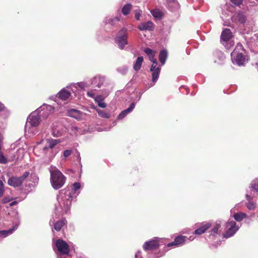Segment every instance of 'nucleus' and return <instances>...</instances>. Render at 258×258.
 <instances>
[{
  "label": "nucleus",
  "mask_w": 258,
  "mask_h": 258,
  "mask_svg": "<svg viewBox=\"0 0 258 258\" xmlns=\"http://www.w3.org/2000/svg\"><path fill=\"white\" fill-rule=\"evenodd\" d=\"M187 240V237L186 236L179 235L176 237L173 242L168 243L167 246L168 247L173 245L180 246L184 244Z\"/></svg>",
  "instance_id": "nucleus-20"
},
{
  "label": "nucleus",
  "mask_w": 258,
  "mask_h": 258,
  "mask_svg": "<svg viewBox=\"0 0 258 258\" xmlns=\"http://www.w3.org/2000/svg\"><path fill=\"white\" fill-rule=\"evenodd\" d=\"M221 227V224L220 222H217L216 223V225L214 226V227L212 229L210 232V235H215L216 234H217L218 230L219 229V228Z\"/></svg>",
  "instance_id": "nucleus-35"
},
{
  "label": "nucleus",
  "mask_w": 258,
  "mask_h": 258,
  "mask_svg": "<svg viewBox=\"0 0 258 258\" xmlns=\"http://www.w3.org/2000/svg\"><path fill=\"white\" fill-rule=\"evenodd\" d=\"M4 194V186L2 180H0V197H2Z\"/></svg>",
  "instance_id": "nucleus-43"
},
{
  "label": "nucleus",
  "mask_w": 258,
  "mask_h": 258,
  "mask_svg": "<svg viewBox=\"0 0 258 258\" xmlns=\"http://www.w3.org/2000/svg\"><path fill=\"white\" fill-rule=\"evenodd\" d=\"M127 30L125 28H122L117 34V36L115 38V42L117 44L118 47L123 49L125 45L128 44L127 42Z\"/></svg>",
  "instance_id": "nucleus-8"
},
{
  "label": "nucleus",
  "mask_w": 258,
  "mask_h": 258,
  "mask_svg": "<svg viewBox=\"0 0 258 258\" xmlns=\"http://www.w3.org/2000/svg\"><path fill=\"white\" fill-rule=\"evenodd\" d=\"M91 85L94 88L100 89L105 96H107L112 90V84L104 76L97 75L91 79Z\"/></svg>",
  "instance_id": "nucleus-3"
},
{
  "label": "nucleus",
  "mask_w": 258,
  "mask_h": 258,
  "mask_svg": "<svg viewBox=\"0 0 258 258\" xmlns=\"http://www.w3.org/2000/svg\"><path fill=\"white\" fill-rule=\"evenodd\" d=\"M17 204H18L17 201H14V202H11L10 204V206L12 207L13 206L16 205Z\"/></svg>",
  "instance_id": "nucleus-51"
},
{
  "label": "nucleus",
  "mask_w": 258,
  "mask_h": 258,
  "mask_svg": "<svg viewBox=\"0 0 258 258\" xmlns=\"http://www.w3.org/2000/svg\"><path fill=\"white\" fill-rule=\"evenodd\" d=\"M67 114L68 116L78 120L81 119L84 115L82 112L75 109H70L68 110Z\"/></svg>",
  "instance_id": "nucleus-21"
},
{
  "label": "nucleus",
  "mask_w": 258,
  "mask_h": 258,
  "mask_svg": "<svg viewBox=\"0 0 258 258\" xmlns=\"http://www.w3.org/2000/svg\"><path fill=\"white\" fill-rule=\"evenodd\" d=\"M159 245V239L156 237L151 240L145 242L143 245V248L146 251L156 249Z\"/></svg>",
  "instance_id": "nucleus-17"
},
{
  "label": "nucleus",
  "mask_w": 258,
  "mask_h": 258,
  "mask_svg": "<svg viewBox=\"0 0 258 258\" xmlns=\"http://www.w3.org/2000/svg\"><path fill=\"white\" fill-rule=\"evenodd\" d=\"M36 110H39V113L42 117L46 118L53 112L54 107L50 105L44 104Z\"/></svg>",
  "instance_id": "nucleus-15"
},
{
  "label": "nucleus",
  "mask_w": 258,
  "mask_h": 258,
  "mask_svg": "<svg viewBox=\"0 0 258 258\" xmlns=\"http://www.w3.org/2000/svg\"><path fill=\"white\" fill-rule=\"evenodd\" d=\"M248 202L246 203V207L249 210H253L255 209L256 203L252 202V200H247Z\"/></svg>",
  "instance_id": "nucleus-36"
},
{
  "label": "nucleus",
  "mask_w": 258,
  "mask_h": 258,
  "mask_svg": "<svg viewBox=\"0 0 258 258\" xmlns=\"http://www.w3.org/2000/svg\"><path fill=\"white\" fill-rule=\"evenodd\" d=\"M18 226L15 225L12 228L7 230H0V241L4 238L12 234L13 232L17 228Z\"/></svg>",
  "instance_id": "nucleus-27"
},
{
  "label": "nucleus",
  "mask_w": 258,
  "mask_h": 258,
  "mask_svg": "<svg viewBox=\"0 0 258 258\" xmlns=\"http://www.w3.org/2000/svg\"><path fill=\"white\" fill-rule=\"evenodd\" d=\"M138 28L141 31H152L154 28V25L151 21L142 23L138 26Z\"/></svg>",
  "instance_id": "nucleus-22"
},
{
  "label": "nucleus",
  "mask_w": 258,
  "mask_h": 258,
  "mask_svg": "<svg viewBox=\"0 0 258 258\" xmlns=\"http://www.w3.org/2000/svg\"><path fill=\"white\" fill-rule=\"evenodd\" d=\"M96 110L99 116L101 117L104 118H109L111 116V115L109 113L106 112L103 110H101L98 109H96Z\"/></svg>",
  "instance_id": "nucleus-34"
},
{
  "label": "nucleus",
  "mask_w": 258,
  "mask_h": 258,
  "mask_svg": "<svg viewBox=\"0 0 258 258\" xmlns=\"http://www.w3.org/2000/svg\"><path fill=\"white\" fill-rule=\"evenodd\" d=\"M5 109V106L3 103L0 101V111H4Z\"/></svg>",
  "instance_id": "nucleus-50"
},
{
  "label": "nucleus",
  "mask_w": 258,
  "mask_h": 258,
  "mask_svg": "<svg viewBox=\"0 0 258 258\" xmlns=\"http://www.w3.org/2000/svg\"><path fill=\"white\" fill-rule=\"evenodd\" d=\"M73 86L76 88H77V86H79L80 88H81V89H85V88L88 87V85L87 83H86L85 82H82L78 83L76 84L73 85Z\"/></svg>",
  "instance_id": "nucleus-40"
},
{
  "label": "nucleus",
  "mask_w": 258,
  "mask_h": 258,
  "mask_svg": "<svg viewBox=\"0 0 258 258\" xmlns=\"http://www.w3.org/2000/svg\"><path fill=\"white\" fill-rule=\"evenodd\" d=\"M165 5L167 8L171 10L177 9L179 6V4L177 0H166Z\"/></svg>",
  "instance_id": "nucleus-28"
},
{
  "label": "nucleus",
  "mask_w": 258,
  "mask_h": 258,
  "mask_svg": "<svg viewBox=\"0 0 258 258\" xmlns=\"http://www.w3.org/2000/svg\"><path fill=\"white\" fill-rule=\"evenodd\" d=\"M71 134H76V132L78 131V128L77 126H72L71 127Z\"/></svg>",
  "instance_id": "nucleus-48"
},
{
  "label": "nucleus",
  "mask_w": 258,
  "mask_h": 258,
  "mask_svg": "<svg viewBox=\"0 0 258 258\" xmlns=\"http://www.w3.org/2000/svg\"><path fill=\"white\" fill-rule=\"evenodd\" d=\"M120 17L121 16L118 15L115 17L106 18L104 22L105 24H110L112 26L116 27L120 20Z\"/></svg>",
  "instance_id": "nucleus-25"
},
{
  "label": "nucleus",
  "mask_w": 258,
  "mask_h": 258,
  "mask_svg": "<svg viewBox=\"0 0 258 258\" xmlns=\"http://www.w3.org/2000/svg\"><path fill=\"white\" fill-rule=\"evenodd\" d=\"M56 249L60 254L57 256V258H63V255H68L70 252L69 245L62 239H59L56 240L55 247H53L55 251H56Z\"/></svg>",
  "instance_id": "nucleus-9"
},
{
  "label": "nucleus",
  "mask_w": 258,
  "mask_h": 258,
  "mask_svg": "<svg viewBox=\"0 0 258 258\" xmlns=\"http://www.w3.org/2000/svg\"><path fill=\"white\" fill-rule=\"evenodd\" d=\"M195 239V237L194 236H191L188 239L190 241L193 240Z\"/></svg>",
  "instance_id": "nucleus-53"
},
{
  "label": "nucleus",
  "mask_w": 258,
  "mask_h": 258,
  "mask_svg": "<svg viewBox=\"0 0 258 258\" xmlns=\"http://www.w3.org/2000/svg\"><path fill=\"white\" fill-rule=\"evenodd\" d=\"M244 54L245 51L242 45L240 43H238L231 53L233 63L236 64L239 66H244L248 61Z\"/></svg>",
  "instance_id": "nucleus-5"
},
{
  "label": "nucleus",
  "mask_w": 258,
  "mask_h": 258,
  "mask_svg": "<svg viewBox=\"0 0 258 258\" xmlns=\"http://www.w3.org/2000/svg\"><path fill=\"white\" fill-rule=\"evenodd\" d=\"M136 104L133 102L130 104V106L127 109L123 110L117 116L118 119H122L124 118L127 114L131 112L135 107Z\"/></svg>",
  "instance_id": "nucleus-26"
},
{
  "label": "nucleus",
  "mask_w": 258,
  "mask_h": 258,
  "mask_svg": "<svg viewBox=\"0 0 258 258\" xmlns=\"http://www.w3.org/2000/svg\"><path fill=\"white\" fill-rule=\"evenodd\" d=\"M72 153V151L71 150H66L63 151V156L65 158H67L70 156Z\"/></svg>",
  "instance_id": "nucleus-46"
},
{
  "label": "nucleus",
  "mask_w": 258,
  "mask_h": 258,
  "mask_svg": "<svg viewBox=\"0 0 258 258\" xmlns=\"http://www.w3.org/2000/svg\"><path fill=\"white\" fill-rule=\"evenodd\" d=\"M233 217L236 221L241 222L247 217V215L244 213L239 212L234 214Z\"/></svg>",
  "instance_id": "nucleus-32"
},
{
  "label": "nucleus",
  "mask_w": 258,
  "mask_h": 258,
  "mask_svg": "<svg viewBox=\"0 0 258 258\" xmlns=\"http://www.w3.org/2000/svg\"><path fill=\"white\" fill-rule=\"evenodd\" d=\"M1 150V141L0 140V150Z\"/></svg>",
  "instance_id": "nucleus-55"
},
{
  "label": "nucleus",
  "mask_w": 258,
  "mask_h": 258,
  "mask_svg": "<svg viewBox=\"0 0 258 258\" xmlns=\"http://www.w3.org/2000/svg\"><path fill=\"white\" fill-rule=\"evenodd\" d=\"M46 144L45 147L40 148L39 147H36L34 149V152L36 154V152L41 150V155L38 156H42L43 158L48 162H50L57 153V150H53L54 147L60 143L61 141L60 139H53L52 138L47 139L46 140Z\"/></svg>",
  "instance_id": "nucleus-2"
},
{
  "label": "nucleus",
  "mask_w": 258,
  "mask_h": 258,
  "mask_svg": "<svg viewBox=\"0 0 258 258\" xmlns=\"http://www.w3.org/2000/svg\"><path fill=\"white\" fill-rule=\"evenodd\" d=\"M214 61L219 64L222 63L224 60L225 57L223 53L219 50L215 51L214 53Z\"/></svg>",
  "instance_id": "nucleus-23"
},
{
  "label": "nucleus",
  "mask_w": 258,
  "mask_h": 258,
  "mask_svg": "<svg viewBox=\"0 0 258 258\" xmlns=\"http://www.w3.org/2000/svg\"><path fill=\"white\" fill-rule=\"evenodd\" d=\"M81 187V184L79 182H75L73 184V188L72 189H69L70 190L73 191V196L75 194V192L80 189ZM74 198V196H73V198Z\"/></svg>",
  "instance_id": "nucleus-39"
},
{
  "label": "nucleus",
  "mask_w": 258,
  "mask_h": 258,
  "mask_svg": "<svg viewBox=\"0 0 258 258\" xmlns=\"http://www.w3.org/2000/svg\"><path fill=\"white\" fill-rule=\"evenodd\" d=\"M211 226V224L209 223H207L206 224L202 225L199 228L196 229L194 233L196 235H201L204 233L208 229H209Z\"/></svg>",
  "instance_id": "nucleus-30"
},
{
  "label": "nucleus",
  "mask_w": 258,
  "mask_h": 258,
  "mask_svg": "<svg viewBox=\"0 0 258 258\" xmlns=\"http://www.w3.org/2000/svg\"><path fill=\"white\" fill-rule=\"evenodd\" d=\"M41 117L39 113V110H36L32 112L27 117L25 126V132L33 134L32 127H37L39 124Z\"/></svg>",
  "instance_id": "nucleus-6"
},
{
  "label": "nucleus",
  "mask_w": 258,
  "mask_h": 258,
  "mask_svg": "<svg viewBox=\"0 0 258 258\" xmlns=\"http://www.w3.org/2000/svg\"><path fill=\"white\" fill-rule=\"evenodd\" d=\"M70 96V92L63 88L57 93L56 96H51L49 97V99L56 101V99L58 98L63 101H65L67 100Z\"/></svg>",
  "instance_id": "nucleus-18"
},
{
  "label": "nucleus",
  "mask_w": 258,
  "mask_h": 258,
  "mask_svg": "<svg viewBox=\"0 0 258 258\" xmlns=\"http://www.w3.org/2000/svg\"><path fill=\"white\" fill-rule=\"evenodd\" d=\"M13 199V198L10 197H6L2 199V203L3 204H6L11 201Z\"/></svg>",
  "instance_id": "nucleus-44"
},
{
  "label": "nucleus",
  "mask_w": 258,
  "mask_h": 258,
  "mask_svg": "<svg viewBox=\"0 0 258 258\" xmlns=\"http://www.w3.org/2000/svg\"><path fill=\"white\" fill-rule=\"evenodd\" d=\"M227 230L224 235L225 238H229L233 236L239 229V227L236 225L234 221H228L226 223Z\"/></svg>",
  "instance_id": "nucleus-13"
},
{
  "label": "nucleus",
  "mask_w": 258,
  "mask_h": 258,
  "mask_svg": "<svg viewBox=\"0 0 258 258\" xmlns=\"http://www.w3.org/2000/svg\"><path fill=\"white\" fill-rule=\"evenodd\" d=\"M50 173V182L52 187L55 189L61 188L66 182V177L63 174L55 167H51L49 169Z\"/></svg>",
  "instance_id": "nucleus-4"
},
{
  "label": "nucleus",
  "mask_w": 258,
  "mask_h": 258,
  "mask_svg": "<svg viewBox=\"0 0 258 258\" xmlns=\"http://www.w3.org/2000/svg\"><path fill=\"white\" fill-rule=\"evenodd\" d=\"M230 18L231 21L236 24H243L246 21L245 16L241 12L236 13Z\"/></svg>",
  "instance_id": "nucleus-19"
},
{
  "label": "nucleus",
  "mask_w": 258,
  "mask_h": 258,
  "mask_svg": "<svg viewBox=\"0 0 258 258\" xmlns=\"http://www.w3.org/2000/svg\"><path fill=\"white\" fill-rule=\"evenodd\" d=\"M73 191L62 189L57 197V203L55 204V211L59 215L67 214L70 209L73 199Z\"/></svg>",
  "instance_id": "nucleus-1"
},
{
  "label": "nucleus",
  "mask_w": 258,
  "mask_h": 258,
  "mask_svg": "<svg viewBox=\"0 0 258 258\" xmlns=\"http://www.w3.org/2000/svg\"><path fill=\"white\" fill-rule=\"evenodd\" d=\"M256 65L257 69V71H258V62L256 63Z\"/></svg>",
  "instance_id": "nucleus-54"
},
{
  "label": "nucleus",
  "mask_w": 258,
  "mask_h": 258,
  "mask_svg": "<svg viewBox=\"0 0 258 258\" xmlns=\"http://www.w3.org/2000/svg\"><path fill=\"white\" fill-rule=\"evenodd\" d=\"M7 162V159L5 157V156L0 153V163H6Z\"/></svg>",
  "instance_id": "nucleus-45"
},
{
  "label": "nucleus",
  "mask_w": 258,
  "mask_h": 258,
  "mask_svg": "<svg viewBox=\"0 0 258 258\" xmlns=\"http://www.w3.org/2000/svg\"><path fill=\"white\" fill-rule=\"evenodd\" d=\"M127 70H128V67L126 66H123L118 67L117 69V71L118 73H119L122 75L125 74L127 73Z\"/></svg>",
  "instance_id": "nucleus-38"
},
{
  "label": "nucleus",
  "mask_w": 258,
  "mask_h": 258,
  "mask_svg": "<svg viewBox=\"0 0 258 258\" xmlns=\"http://www.w3.org/2000/svg\"><path fill=\"white\" fill-rule=\"evenodd\" d=\"M151 12L152 15L155 18H160L162 16V13L159 10H153Z\"/></svg>",
  "instance_id": "nucleus-37"
},
{
  "label": "nucleus",
  "mask_w": 258,
  "mask_h": 258,
  "mask_svg": "<svg viewBox=\"0 0 258 258\" xmlns=\"http://www.w3.org/2000/svg\"><path fill=\"white\" fill-rule=\"evenodd\" d=\"M232 6H238L242 2V0H230Z\"/></svg>",
  "instance_id": "nucleus-42"
},
{
  "label": "nucleus",
  "mask_w": 258,
  "mask_h": 258,
  "mask_svg": "<svg viewBox=\"0 0 258 258\" xmlns=\"http://www.w3.org/2000/svg\"><path fill=\"white\" fill-rule=\"evenodd\" d=\"M29 171H25L24 174L20 176H12L8 179V183L9 185L16 187L20 186L27 177L29 175Z\"/></svg>",
  "instance_id": "nucleus-11"
},
{
  "label": "nucleus",
  "mask_w": 258,
  "mask_h": 258,
  "mask_svg": "<svg viewBox=\"0 0 258 258\" xmlns=\"http://www.w3.org/2000/svg\"><path fill=\"white\" fill-rule=\"evenodd\" d=\"M145 53L147 55L151 54L152 53L155 52V51H153L150 48H146L144 49Z\"/></svg>",
  "instance_id": "nucleus-47"
},
{
  "label": "nucleus",
  "mask_w": 258,
  "mask_h": 258,
  "mask_svg": "<svg viewBox=\"0 0 258 258\" xmlns=\"http://www.w3.org/2000/svg\"><path fill=\"white\" fill-rule=\"evenodd\" d=\"M132 6L131 4L128 3V4H125L123 7V8H122V10H121V12H122V14L125 16L127 15L131 11Z\"/></svg>",
  "instance_id": "nucleus-33"
},
{
  "label": "nucleus",
  "mask_w": 258,
  "mask_h": 258,
  "mask_svg": "<svg viewBox=\"0 0 258 258\" xmlns=\"http://www.w3.org/2000/svg\"><path fill=\"white\" fill-rule=\"evenodd\" d=\"M67 223V220L65 219H62L60 220H58L56 222H54L51 220H50L49 222V224L50 226L52 225L51 224H53L54 227L53 228L57 231H59L61 230V228L66 225Z\"/></svg>",
  "instance_id": "nucleus-24"
},
{
  "label": "nucleus",
  "mask_w": 258,
  "mask_h": 258,
  "mask_svg": "<svg viewBox=\"0 0 258 258\" xmlns=\"http://www.w3.org/2000/svg\"><path fill=\"white\" fill-rule=\"evenodd\" d=\"M68 131V129L64 126L59 124L54 126L51 131V134L54 137H59L63 136Z\"/></svg>",
  "instance_id": "nucleus-16"
},
{
  "label": "nucleus",
  "mask_w": 258,
  "mask_h": 258,
  "mask_svg": "<svg viewBox=\"0 0 258 258\" xmlns=\"http://www.w3.org/2000/svg\"><path fill=\"white\" fill-rule=\"evenodd\" d=\"M258 195V180H254L251 181L249 189L247 190L246 194V199L247 200H252Z\"/></svg>",
  "instance_id": "nucleus-12"
},
{
  "label": "nucleus",
  "mask_w": 258,
  "mask_h": 258,
  "mask_svg": "<svg viewBox=\"0 0 258 258\" xmlns=\"http://www.w3.org/2000/svg\"><path fill=\"white\" fill-rule=\"evenodd\" d=\"M76 157L77 158L78 162L81 163V156H80V153L78 151H77V152H76Z\"/></svg>",
  "instance_id": "nucleus-49"
},
{
  "label": "nucleus",
  "mask_w": 258,
  "mask_h": 258,
  "mask_svg": "<svg viewBox=\"0 0 258 258\" xmlns=\"http://www.w3.org/2000/svg\"><path fill=\"white\" fill-rule=\"evenodd\" d=\"M135 17L137 20H139L142 15V12L140 9H136L134 11Z\"/></svg>",
  "instance_id": "nucleus-41"
},
{
  "label": "nucleus",
  "mask_w": 258,
  "mask_h": 258,
  "mask_svg": "<svg viewBox=\"0 0 258 258\" xmlns=\"http://www.w3.org/2000/svg\"><path fill=\"white\" fill-rule=\"evenodd\" d=\"M144 58L143 56H139L135 61L133 65V69L136 71H139L142 67Z\"/></svg>",
  "instance_id": "nucleus-29"
},
{
  "label": "nucleus",
  "mask_w": 258,
  "mask_h": 258,
  "mask_svg": "<svg viewBox=\"0 0 258 258\" xmlns=\"http://www.w3.org/2000/svg\"><path fill=\"white\" fill-rule=\"evenodd\" d=\"M232 37V33L230 29L226 28L223 30L221 35V42L227 49H230L234 44L230 41Z\"/></svg>",
  "instance_id": "nucleus-10"
},
{
  "label": "nucleus",
  "mask_w": 258,
  "mask_h": 258,
  "mask_svg": "<svg viewBox=\"0 0 258 258\" xmlns=\"http://www.w3.org/2000/svg\"><path fill=\"white\" fill-rule=\"evenodd\" d=\"M141 252L140 251H138V252L135 254V258H138L140 256Z\"/></svg>",
  "instance_id": "nucleus-52"
},
{
  "label": "nucleus",
  "mask_w": 258,
  "mask_h": 258,
  "mask_svg": "<svg viewBox=\"0 0 258 258\" xmlns=\"http://www.w3.org/2000/svg\"><path fill=\"white\" fill-rule=\"evenodd\" d=\"M87 94L88 96L94 99L95 102L97 103L98 105L100 107L104 108L106 107V104L103 101V100L107 96H105L104 93H102V95L95 96V94L93 92V91L91 90L88 91Z\"/></svg>",
  "instance_id": "nucleus-14"
},
{
  "label": "nucleus",
  "mask_w": 258,
  "mask_h": 258,
  "mask_svg": "<svg viewBox=\"0 0 258 258\" xmlns=\"http://www.w3.org/2000/svg\"><path fill=\"white\" fill-rule=\"evenodd\" d=\"M168 56V52L166 50H162L160 52L159 55V59L160 62L161 63V65L163 66L165 64L166 60L167 59Z\"/></svg>",
  "instance_id": "nucleus-31"
},
{
  "label": "nucleus",
  "mask_w": 258,
  "mask_h": 258,
  "mask_svg": "<svg viewBox=\"0 0 258 258\" xmlns=\"http://www.w3.org/2000/svg\"><path fill=\"white\" fill-rule=\"evenodd\" d=\"M155 52L148 55L149 60L152 62L150 68V72L152 73V80L153 84H151L149 87L153 86L157 81L161 71V66L158 64L157 60L154 58Z\"/></svg>",
  "instance_id": "nucleus-7"
},
{
  "label": "nucleus",
  "mask_w": 258,
  "mask_h": 258,
  "mask_svg": "<svg viewBox=\"0 0 258 258\" xmlns=\"http://www.w3.org/2000/svg\"><path fill=\"white\" fill-rule=\"evenodd\" d=\"M256 1L258 2V0H256Z\"/></svg>",
  "instance_id": "nucleus-56"
}]
</instances>
